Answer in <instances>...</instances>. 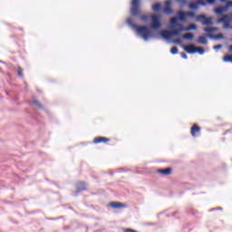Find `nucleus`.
I'll return each instance as SVG.
<instances>
[{
	"label": "nucleus",
	"instance_id": "nucleus-19",
	"mask_svg": "<svg viewBox=\"0 0 232 232\" xmlns=\"http://www.w3.org/2000/svg\"><path fill=\"white\" fill-rule=\"evenodd\" d=\"M183 39H187L188 41H193V39H195V34H193V33H187L183 34Z\"/></svg>",
	"mask_w": 232,
	"mask_h": 232
},
{
	"label": "nucleus",
	"instance_id": "nucleus-23",
	"mask_svg": "<svg viewBox=\"0 0 232 232\" xmlns=\"http://www.w3.org/2000/svg\"><path fill=\"white\" fill-rule=\"evenodd\" d=\"M217 0H199V3H201V6H206L208 5H213Z\"/></svg>",
	"mask_w": 232,
	"mask_h": 232
},
{
	"label": "nucleus",
	"instance_id": "nucleus-18",
	"mask_svg": "<svg viewBox=\"0 0 232 232\" xmlns=\"http://www.w3.org/2000/svg\"><path fill=\"white\" fill-rule=\"evenodd\" d=\"M170 25L172 26V28H175V26H178V27L182 26V24H179V18L177 17H172L170 19Z\"/></svg>",
	"mask_w": 232,
	"mask_h": 232
},
{
	"label": "nucleus",
	"instance_id": "nucleus-25",
	"mask_svg": "<svg viewBox=\"0 0 232 232\" xmlns=\"http://www.w3.org/2000/svg\"><path fill=\"white\" fill-rule=\"evenodd\" d=\"M185 32H189V30H197L195 24H190L188 27H184Z\"/></svg>",
	"mask_w": 232,
	"mask_h": 232
},
{
	"label": "nucleus",
	"instance_id": "nucleus-17",
	"mask_svg": "<svg viewBox=\"0 0 232 232\" xmlns=\"http://www.w3.org/2000/svg\"><path fill=\"white\" fill-rule=\"evenodd\" d=\"M160 35L161 37H163L164 39H169L172 37L171 34V31H168V30H163L160 32Z\"/></svg>",
	"mask_w": 232,
	"mask_h": 232
},
{
	"label": "nucleus",
	"instance_id": "nucleus-14",
	"mask_svg": "<svg viewBox=\"0 0 232 232\" xmlns=\"http://www.w3.org/2000/svg\"><path fill=\"white\" fill-rule=\"evenodd\" d=\"M183 48L187 53H197V47L193 44L185 45Z\"/></svg>",
	"mask_w": 232,
	"mask_h": 232
},
{
	"label": "nucleus",
	"instance_id": "nucleus-28",
	"mask_svg": "<svg viewBox=\"0 0 232 232\" xmlns=\"http://www.w3.org/2000/svg\"><path fill=\"white\" fill-rule=\"evenodd\" d=\"M196 52H198L199 55H204L205 50L202 47H196Z\"/></svg>",
	"mask_w": 232,
	"mask_h": 232
},
{
	"label": "nucleus",
	"instance_id": "nucleus-6",
	"mask_svg": "<svg viewBox=\"0 0 232 232\" xmlns=\"http://www.w3.org/2000/svg\"><path fill=\"white\" fill-rule=\"evenodd\" d=\"M179 19V21H185L186 17H195V13L193 12H184V11H179L178 12Z\"/></svg>",
	"mask_w": 232,
	"mask_h": 232
},
{
	"label": "nucleus",
	"instance_id": "nucleus-34",
	"mask_svg": "<svg viewBox=\"0 0 232 232\" xmlns=\"http://www.w3.org/2000/svg\"><path fill=\"white\" fill-rule=\"evenodd\" d=\"M34 104H36L37 106H39L41 108V105L39 104V102L35 101Z\"/></svg>",
	"mask_w": 232,
	"mask_h": 232
},
{
	"label": "nucleus",
	"instance_id": "nucleus-22",
	"mask_svg": "<svg viewBox=\"0 0 232 232\" xmlns=\"http://www.w3.org/2000/svg\"><path fill=\"white\" fill-rule=\"evenodd\" d=\"M198 43H199V44H208V38H206L205 35H201L198 37Z\"/></svg>",
	"mask_w": 232,
	"mask_h": 232
},
{
	"label": "nucleus",
	"instance_id": "nucleus-13",
	"mask_svg": "<svg viewBox=\"0 0 232 232\" xmlns=\"http://www.w3.org/2000/svg\"><path fill=\"white\" fill-rule=\"evenodd\" d=\"M197 133H200V126H198L197 123H194L190 128V134L192 137H197Z\"/></svg>",
	"mask_w": 232,
	"mask_h": 232
},
{
	"label": "nucleus",
	"instance_id": "nucleus-7",
	"mask_svg": "<svg viewBox=\"0 0 232 232\" xmlns=\"http://www.w3.org/2000/svg\"><path fill=\"white\" fill-rule=\"evenodd\" d=\"M197 19L198 21H202V24H213L212 17H206L204 14H198Z\"/></svg>",
	"mask_w": 232,
	"mask_h": 232
},
{
	"label": "nucleus",
	"instance_id": "nucleus-5",
	"mask_svg": "<svg viewBox=\"0 0 232 232\" xmlns=\"http://www.w3.org/2000/svg\"><path fill=\"white\" fill-rule=\"evenodd\" d=\"M150 18L152 21L151 27L154 30H158V28H160L162 26V24L160 23V17H159V15L151 14Z\"/></svg>",
	"mask_w": 232,
	"mask_h": 232
},
{
	"label": "nucleus",
	"instance_id": "nucleus-1",
	"mask_svg": "<svg viewBox=\"0 0 232 232\" xmlns=\"http://www.w3.org/2000/svg\"><path fill=\"white\" fill-rule=\"evenodd\" d=\"M127 24L129 26H131V28H134L136 30L137 34L140 35L144 39V41H148L150 37L151 36V31H150V28L146 25H138L133 23V18H128Z\"/></svg>",
	"mask_w": 232,
	"mask_h": 232
},
{
	"label": "nucleus",
	"instance_id": "nucleus-27",
	"mask_svg": "<svg viewBox=\"0 0 232 232\" xmlns=\"http://www.w3.org/2000/svg\"><path fill=\"white\" fill-rule=\"evenodd\" d=\"M170 53H172V55L179 53V48H177V46L172 47L170 50Z\"/></svg>",
	"mask_w": 232,
	"mask_h": 232
},
{
	"label": "nucleus",
	"instance_id": "nucleus-36",
	"mask_svg": "<svg viewBox=\"0 0 232 232\" xmlns=\"http://www.w3.org/2000/svg\"><path fill=\"white\" fill-rule=\"evenodd\" d=\"M227 0H220L221 3H226Z\"/></svg>",
	"mask_w": 232,
	"mask_h": 232
},
{
	"label": "nucleus",
	"instance_id": "nucleus-35",
	"mask_svg": "<svg viewBox=\"0 0 232 232\" xmlns=\"http://www.w3.org/2000/svg\"><path fill=\"white\" fill-rule=\"evenodd\" d=\"M229 52H232V45L229 46Z\"/></svg>",
	"mask_w": 232,
	"mask_h": 232
},
{
	"label": "nucleus",
	"instance_id": "nucleus-9",
	"mask_svg": "<svg viewBox=\"0 0 232 232\" xmlns=\"http://www.w3.org/2000/svg\"><path fill=\"white\" fill-rule=\"evenodd\" d=\"M109 206L112 209H124V208H126L124 203L119 201H112L109 204Z\"/></svg>",
	"mask_w": 232,
	"mask_h": 232
},
{
	"label": "nucleus",
	"instance_id": "nucleus-24",
	"mask_svg": "<svg viewBox=\"0 0 232 232\" xmlns=\"http://www.w3.org/2000/svg\"><path fill=\"white\" fill-rule=\"evenodd\" d=\"M160 8H162V5H160L159 3H156L152 5L153 12H159L160 11Z\"/></svg>",
	"mask_w": 232,
	"mask_h": 232
},
{
	"label": "nucleus",
	"instance_id": "nucleus-20",
	"mask_svg": "<svg viewBox=\"0 0 232 232\" xmlns=\"http://www.w3.org/2000/svg\"><path fill=\"white\" fill-rule=\"evenodd\" d=\"M140 21H143L144 23H148L150 21V18L151 17V14H140Z\"/></svg>",
	"mask_w": 232,
	"mask_h": 232
},
{
	"label": "nucleus",
	"instance_id": "nucleus-33",
	"mask_svg": "<svg viewBox=\"0 0 232 232\" xmlns=\"http://www.w3.org/2000/svg\"><path fill=\"white\" fill-rule=\"evenodd\" d=\"M178 3H182L183 5L186 4V0H177Z\"/></svg>",
	"mask_w": 232,
	"mask_h": 232
},
{
	"label": "nucleus",
	"instance_id": "nucleus-16",
	"mask_svg": "<svg viewBox=\"0 0 232 232\" xmlns=\"http://www.w3.org/2000/svg\"><path fill=\"white\" fill-rule=\"evenodd\" d=\"M179 29H173L170 31L171 35H180V32H185L184 25H179Z\"/></svg>",
	"mask_w": 232,
	"mask_h": 232
},
{
	"label": "nucleus",
	"instance_id": "nucleus-2",
	"mask_svg": "<svg viewBox=\"0 0 232 232\" xmlns=\"http://www.w3.org/2000/svg\"><path fill=\"white\" fill-rule=\"evenodd\" d=\"M217 23L218 24H223V28H225V30H227V28H231L232 12L230 14L223 15V17L218 18Z\"/></svg>",
	"mask_w": 232,
	"mask_h": 232
},
{
	"label": "nucleus",
	"instance_id": "nucleus-32",
	"mask_svg": "<svg viewBox=\"0 0 232 232\" xmlns=\"http://www.w3.org/2000/svg\"><path fill=\"white\" fill-rule=\"evenodd\" d=\"M180 55L183 59H188V54H186V53H181Z\"/></svg>",
	"mask_w": 232,
	"mask_h": 232
},
{
	"label": "nucleus",
	"instance_id": "nucleus-15",
	"mask_svg": "<svg viewBox=\"0 0 232 232\" xmlns=\"http://www.w3.org/2000/svg\"><path fill=\"white\" fill-rule=\"evenodd\" d=\"M200 5H202V2H200V0H198L197 2L188 4V8L190 10H198V6H200Z\"/></svg>",
	"mask_w": 232,
	"mask_h": 232
},
{
	"label": "nucleus",
	"instance_id": "nucleus-4",
	"mask_svg": "<svg viewBox=\"0 0 232 232\" xmlns=\"http://www.w3.org/2000/svg\"><path fill=\"white\" fill-rule=\"evenodd\" d=\"M140 0H132V7L130 9L131 15H140Z\"/></svg>",
	"mask_w": 232,
	"mask_h": 232
},
{
	"label": "nucleus",
	"instance_id": "nucleus-12",
	"mask_svg": "<svg viewBox=\"0 0 232 232\" xmlns=\"http://www.w3.org/2000/svg\"><path fill=\"white\" fill-rule=\"evenodd\" d=\"M88 189V185L84 181H80L76 184V193H81V191H85Z\"/></svg>",
	"mask_w": 232,
	"mask_h": 232
},
{
	"label": "nucleus",
	"instance_id": "nucleus-11",
	"mask_svg": "<svg viewBox=\"0 0 232 232\" xmlns=\"http://www.w3.org/2000/svg\"><path fill=\"white\" fill-rule=\"evenodd\" d=\"M164 14L166 15H171L173 14V8H171V1H166L165 2V7L163 8Z\"/></svg>",
	"mask_w": 232,
	"mask_h": 232
},
{
	"label": "nucleus",
	"instance_id": "nucleus-29",
	"mask_svg": "<svg viewBox=\"0 0 232 232\" xmlns=\"http://www.w3.org/2000/svg\"><path fill=\"white\" fill-rule=\"evenodd\" d=\"M17 74L19 77H23V68L21 67L17 68Z\"/></svg>",
	"mask_w": 232,
	"mask_h": 232
},
{
	"label": "nucleus",
	"instance_id": "nucleus-21",
	"mask_svg": "<svg viewBox=\"0 0 232 232\" xmlns=\"http://www.w3.org/2000/svg\"><path fill=\"white\" fill-rule=\"evenodd\" d=\"M217 30V28L215 27H206L204 28V32H206L208 34V37H211V33L212 32H215Z\"/></svg>",
	"mask_w": 232,
	"mask_h": 232
},
{
	"label": "nucleus",
	"instance_id": "nucleus-3",
	"mask_svg": "<svg viewBox=\"0 0 232 232\" xmlns=\"http://www.w3.org/2000/svg\"><path fill=\"white\" fill-rule=\"evenodd\" d=\"M232 6V0L231 1H227L226 5H219L218 7L215 8L214 12L215 14H217V15H221V17H224V14H226V12H227L228 8Z\"/></svg>",
	"mask_w": 232,
	"mask_h": 232
},
{
	"label": "nucleus",
	"instance_id": "nucleus-10",
	"mask_svg": "<svg viewBox=\"0 0 232 232\" xmlns=\"http://www.w3.org/2000/svg\"><path fill=\"white\" fill-rule=\"evenodd\" d=\"M157 172L163 177H168L173 173V168L169 167L167 169H159Z\"/></svg>",
	"mask_w": 232,
	"mask_h": 232
},
{
	"label": "nucleus",
	"instance_id": "nucleus-30",
	"mask_svg": "<svg viewBox=\"0 0 232 232\" xmlns=\"http://www.w3.org/2000/svg\"><path fill=\"white\" fill-rule=\"evenodd\" d=\"M174 43H175L176 44H180V43H182V40H180L179 38H178V39H175V40H174Z\"/></svg>",
	"mask_w": 232,
	"mask_h": 232
},
{
	"label": "nucleus",
	"instance_id": "nucleus-31",
	"mask_svg": "<svg viewBox=\"0 0 232 232\" xmlns=\"http://www.w3.org/2000/svg\"><path fill=\"white\" fill-rule=\"evenodd\" d=\"M222 48V44H218L214 46V50H220Z\"/></svg>",
	"mask_w": 232,
	"mask_h": 232
},
{
	"label": "nucleus",
	"instance_id": "nucleus-26",
	"mask_svg": "<svg viewBox=\"0 0 232 232\" xmlns=\"http://www.w3.org/2000/svg\"><path fill=\"white\" fill-rule=\"evenodd\" d=\"M224 63H232V55L227 54L223 57Z\"/></svg>",
	"mask_w": 232,
	"mask_h": 232
},
{
	"label": "nucleus",
	"instance_id": "nucleus-8",
	"mask_svg": "<svg viewBox=\"0 0 232 232\" xmlns=\"http://www.w3.org/2000/svg\"><path fill=\"white\" fill-rule=\"evenodd\" d=\"M92 142L93 144H106L107 142H110V138L98 136L93 139Z\"/></svg>",
	"mask_w": 232,
	"mask_h": 232
}]
</instances>
